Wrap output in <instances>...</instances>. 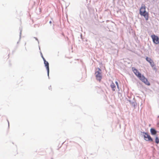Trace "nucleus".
<instances>
[{"label": "nucleus", "mask_w": 159, "mask_h": 159, "mask_svg": "<svg viewBox=\"0 0 159 159\" xmlns=\"http://www.w3.org/2000/svg\"><path fill=\"white\" fill-rule=\"evenodd\" d=\"M141 133L143 134V135L144 137L145 140L147 141L152 142L153 141V139L151 137L150 135L147 132H141Z\"/></svg>", "instance_id": "f257e3e1"}, {"label": "nucleus", "mask_w": 159, "mask_h": 159, "mask_svg": "<svg viewBox=\"0 0 159 159\" xmlns=\"http://www.w3.org/2000/svg\"><path fill=\"white\" fill-rule=\"evenodd\" d=\"M153 42L155 44H159V37L153 34L151 36Z\"/></svg>", "instance_id": "f03ea898"}, {"label": "nucleus", "mask_w": 159, "mask_h": 159, "mask_svg": "<svg viewBox=\"0 0 159 159\" xmlns=\"http://www.w3.org/2000/svg\"><path fill=\"white\" fill-rule=\"evenodd\" d=\"M95 74L96 80L100 81L102 79V72L95 70Z\"/></svg>", "instance_id": "7ed1b4c3"}, {"label": "nucleus", "mask_w": 159, "mask_h": 159, "mask_svg": "<svg viewBox=\"0 0 159 159\" xmlns=\"http://www.w3.org/2000/svg\"><path fill=\"white\" fill-rule=\"evenodd\" d=\"M45 65V66L46 68L47 72V75L48 76V79H50L49 76V63L48 61H47L46 60L43 61Z\"/></svg>", "instance_id": "20e7f679"}, {"label": "nucleus", "mask_w": 159, "mask_h": 159, "mask_svg": "<svg viewBox=\"0 0 159 159\" xmlns=\"http://www.w3.org/2000/svg\"><path fill=\"white\" fill-rule=\"evenodd\" d=\"M146 60L150 63L152 67H153L155 66V64L153 61L150 58L148 57H146Z\"/></svg>", "instance_id": "39448f33"}, {"label": "nucleus", "mask_w": 159, "mask_h": 159, "mask_svg": "<svg viewBox=\"0 0 159 159\" xmlns=\"http://www.w3.org/2000/svg\"><path fill=\"white\" fill-rule=\"evenodd\" d=\"M140 15L141 16H143L145 18L146 20H147L148 19V13L147 11L144 12L141 11V13L140 14Z\"/></svg>", "instance_id": "423d86ee"}, {"label": "nucleus", "mask_w": 159, "mask_h": 159, "mask_svg": "<svg viewBox=\"0 0 159 159\" xmlns=\"http://www.w3.org/2000/svg\"><path fill=\"white\" fill-rule=\"evenodd\" d=\"M132 70L135 75L137 77L139 74L141 73L135 68L133 67Z\"/></svg>", "instance_id": "0eeeda50"}, {"label": "nucleus", "mask_w": 159, "mask_h": 159, "mask_svg": "<svg viewBox=\"0 0 159 159\" xmlns=\"http://www.w3.org/2000/svg\"><path fill=\"white\" fill-rule=\"evenodd\" d=\"M141 81L147 85L150 86V83L148 81L147 79L145 77Z\"/></svg>", "instance_id": "6e6552de"}, {"label": "nucleus", "mask_w": 159, "mask_h": 159, "mask_svg": "<svg viewBox=\"0 0 159 159\" xmlns=\"http://www.w3.org/2000/svg\"><path fill=\"white\" fill-rule=\"evenodd\" d=\"M150 132L152 135H155L157 133V131L154 128H151L150 129Z\"/></svg>", "instance_id": "1a4fd4ad"}, {"label": "nucleus", "mask_w": 159, "mask_h": 159, "mask_svg": "<svg viewBox=\"0 0 159 159\" xmlns=\"http://www.w3.org/2000/svg\"><path fill=\"white\" fill-rule=\"evenodd\" d=\"M141 11L143 12H144L146 11V7L144 5L143 6H142L141 7L139 10V14H140Z\"/></svg>", "instance_id": "9d476101"}, {"label": "nucleus", "mask_w": 159, "mask_h": 159, "mask_svg": "<svg viewBox=\"0 0 159 159\" xmlns=\"http://www.w3.org/2000/svg\"><path fill=\"white\" fill-rule=\"evenodd\" d=\"M110 86L112 88V91H115V88H116V86L114 83L113 82H112V83L111 84Z\"/></svg>", "instance_id": "9b49d317"}, {"label": "nucleus", "mask_w": 159, "mask_h": 159, "mask_svg": "<svg viewBox=\"0 0 159 159\" xmlns=\"http://www.w3.org/2000/svg\"><path fill=\"white\" fill-rule=\"evenodd\" d=\"M139 75H138L137 77L141 81H142L143 79H144L145 77L143 75H142L141 74H139Z\"/></svg>", "instance_id": "f8f14e48"}, {"label": "nucleus", "mask_w": 159, "mask_h": 159, "mask_svg": "<svg viewBox=\"0 0 159 159\" xmlns=\"http://www.w3.org/2000/svg\"><path fill=\"white\" fill-rule=\"evenodd\" d=\"M132 106H133L134 107H135L137 106V104L136 102H135L134 98L133 99V100L132 101V102L131 104Z\"/></svg>", "instance_id": "ddd939ff"}, {"label": "nucleus", "mask_w": 159, "mask_h": 159, "mask_svg": "<svg viewBox=\"0 0 159 159\" xmlns=\"http://www.w3.org/2000/svg\"><path fill=\"white\" fill-rule=\"evenodd\" d=\"M19 30H20V38H19V41L17 42V43H19V42L20 41V39H21V33H22V27H20V28H19Z\"/></svg>", "instance_id": "4468645a"}, {"label": "nucleus", "mask_w": 159, "mask_h": 159, "mask_svg": "<svg viewBox=\"0 0 159 159\" xmlns=\"http://www.w3.org/2000/svg\"><path fill=\"white\" fill-rule=\"evenodd\" d=\"M155 143L158 144L159 143V139L157 136H156L155 140Z\"/></svg>", "instance_id": "2eb2a0df"}, {"label": "nucleus", "mask_w": 159, "mask_h": 159, "mask_svg": "<svg viewBox=\"0 0 159 159\" xmlns=\"http://www.w3.org/2000/svg\"><path fill=\"white\" fill-rule=\"evenodd\" d=\"M40 55H41V57H42V58H43V61H44L45 60V58L44 57L43 55V54L42 53V52H41V51H40Z\"/></svg>", "instance_id": "dca6fc26"}, {"label": "nucleus", "mask_w": 159, "mask_h": 159, "mask_svg": "<svg viewBox=\"0 0 159 159\" xmlns=\"http://www.w3.org/2000/svg\"><path fill=\"white\" fill-rule=\"evenodd\" d=\"M115 83L117 86V88L119 90V85H118V82L117 81H116L115 82Z\"/></svg>", "instance_id": "f3484780"}, {"label": "nucleus", "mask_w": 159, "mask_h": 159, "mask_svg": "<svg viewBox=\"0 0 159 159\" xmlns=\"http://www.w3.org/2000/svg\"><path fill=\"white\" fill-rule=\"evenodd\" d=\"M95 70H97V71H99L100 72H102V70L99 68H97Z\"/></svg>", "instance_id": "a211bd4d"}, {"label": "nucleus", "mask_w": 159, "mask_h": 159, "mask_svg": "<svg viewBox=\"0 0 159 159\" xmlns=\"http://www.w3.org/2000/svg\"><path fill=\"white\" fill-rule=\"evenodd\" d=\"M153 69L156 71H157V69L156 68V67L155 66H155H154L153 67Z\"/></svg>", "instance_id": "6ab92c4d"}, {"label": "nucleus", "mask_w": 159, "mask_h": 159, "mask_svg": "<svg viewBox=\"0 0 159 159\" xmlns=\"http://www.w3.org/2000/svg\"><path fill=\"white\" fill-rule=\"evenodd\" d=\"M34 38L36 40L38 41V44H39V42L37 38L34 37Z\"/></svg>", "instance_id": "aec40b11"}, {"label": "nucleus", "mask_w": 159, "mask_h": 159, "mask_svg": "<svg viewBox=\"0 0 159 159\" xmlns=\"http://www.w3.org/2000/svg\"><path fill=\"white\" fill-rule=\"evenodd\" d=\"M118 93L119 96H122V94L120 92H118Z\"/></svg>", "instance_id": "412c9836"}, {"label": "nucleus", "mask_w": 159, "mask_h": 159, "mask_svg": "<svg viewBox=\"0 0 159 159\" xmlns=\"http://www.w3.org/2000/svg\"><path fill=\"white\" fill-rule=\"evenodd\" d=\"M128 101L130 102V103L131 104V103L132 102V101L131 100H129Z\"/></svg>", "instance_id": "4be33fe9"}, {"label": "nucleus", "mask_w": 159, "mask_h": 159, "mask_svg": "<svg viewBox=\"0 0 159 159\" xmlns=\"http://www.w3.org/2000/svg\"><path fill=\"white\" fill-rule=\"evenodd\" d=\"M48 89H49V90H50V89H51H51H52V88H51V86H50V87H49Z\"/></svg>", "instance_id": "5701e85b"}, {"label": "nucleus", "mask_w": 159, "mask_h": 159, "mask_svg": "<svg viewBox=\"0 0 159 159\" xmlns=\"http://www.w3.org/2000/svg\"><path fill=\"white\" fill-rule=\"evenodd\" d=\"M7 121H8V127H9V121L8 120H7Z\"/></svg>", "instance_id": "b1692460"}, {"label": "nucleus", "mask_w": 159, "mask_h": 159, "mask_svg": "<svg viewBox=\"0 0 159 159\" xmlns=\"http://www.w3.org/2000/svg\"><path fill=\"white\" fill-rule=\"evenodd\" d=\"M49 23L50 24H52V21H50L49 22Z\"/></svg>", "instance_id": "393cba45"}, {"label": "nucleus", "mask_w": 159, "mask_h": 159, "mask_svg": "<svg viewBox=\"0 0 159 159\" xmlns=\"http://www.w3.org/2000/svg\"><path fill=\"white\" fill-rule=\"evenodd\" d=\"M39 49L40 50V46H39Z\"/></svg>", "instance_id": "a878e982"}, {"label": "nucleus", "mask_w": 159, "mask_h": 159, "mask_svg": "<svg viewBox=\"0 0 159 159\" xmlns=\"http://www.w3.org/2000/svg\"><path fill=\"white\" fill-rule=\"evenodd\" d=\"M80 36H81V37L82 36V34H81Z\"/></svg>", "instance_id": "bb28decb"}, {"label": "nucleus", "mask_w": 159, "mask_h": 159, "mask_svg": "<svg viewBox=\"0 0 159 159\" xmlns=\"http://www.w3.org/2000/svg\"><path fill=\"white\" fill-rule=\"evenodd\" d=\"M157 117H158V118H159V116H157Z\"/></svg>", "instance_id": "cd10ccee"}, {"label": "nucleus", "mask_w": 159, "mask_h": 159, "mask_svg": "<svg viewBox=\"0 0 159 159\" xmlns=\"http://www.w3.org/2000/svg\"><path fill=\"white\" fill-rule=\"evenodd\" d=\"M64 143V142H63V143H62V144H63Z\"/></svg>", "instance_id": "c85d7f7f"}]
</instances>
